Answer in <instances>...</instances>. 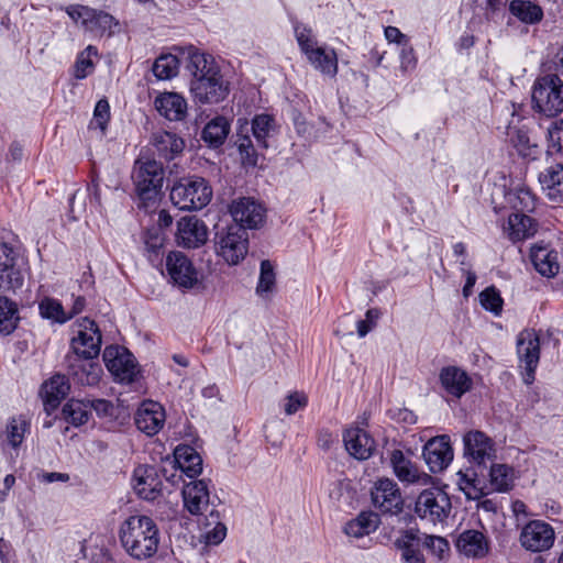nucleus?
I'll return each instance as SVG.
<instances>
[{"instance_id": "1a4fd4ad", "label": "nucleus", "mask_w": 563, "mask_h": 563, "mask_svg": "<svg viewBox=\"0 0 563 563\" xmlns=\"http://www.w3.org/2000/svg\"><path fill=\"white\" fill-rule=\"evenodd\" d=\"M175 483L176 474L167 476L166 468H158L152 465H140L134 470V489L136 494L145 500H156L163 493V481Z\"/></svg>"}, {"instance_id": "3c124183", "label": "nucleus", "mask_w": 563, "mask_h": 563, "mask_svg": "<svg viewBox=\"0 0 563 563\" xmlns=\"http://www.w3.org/2000/svg\"><path fill=\"white\" fill-rule=\"evenodd\" d=\"M276 275L274 272V266L268 260H264L261 262V272L258 284L256 287V292L261 296L272 291L275 286Z\"/></svg>"}, {"instance_id": "680f3d73", "label": "nucleus", "mask_w": 563, "mask_h": 563, "mask_svg": "<svg viewBox=\"0 0 563 563\" xmlns=\"http://www.w3.org/2000/svg\"><path fill=\"white\" fill-rule=\"evenodd\" d=\"M508 135L511 143L519 151V153L527 155L526 151L530 147V139L527 132L509 128Z\"/></svg>"}, {"instance_id": "774afa93", "label": "nucleus", "mask_w": 563, "mask_h": 563, "mask_svg": "<svg viewBox=\"0 0 563 563\" xmlns=\"http://www.w3.org/2000/svg\"><path fill=\"white\" fill-rule=\"evenodd\" d=\"M385 37L389 43H396L399 46L409 42V37L401 33V31L396 26H387L385 27Z\"/></svg>"}, {"instance_id": "13d9d810", "label": "nucleus", "mask_w": 563, "mask_h": 563, "mask_svg": "<svg viewBox=\"0 0 563 563\" xmlns=\"http://www.w3.org/2000/svg\"><path fill=\"white\" fill-rule=\"evenodd\" d=\"M380 314L382 312L377 308H372L366 311L365 319L356 322L357 334L360 338H364L376 327Z\"/></svg>"}, {"instance_id": "f03ea898", "label": "nucleus", "mask_w": 563, "mask_h": 563, "mask_svg": "<svg viewBox=\"0 0 563 563\" xmlns=\"http://www.w3.org/2000/svg\"><path fill=\"white\" fill-rule=\"evenodd\" d=\"M169 197L179 210H201L210 202L212 189L202 177H186L174 184Z\"/></svg>"}, {"instance_id": "79ce46f5", "label": "nucleus", "mask_w": 563, "mask_h": 563, "mask_svg": "<svg viewBox=\"0 0 563 563\" xmlns=\"http://www.w3.org/2000/svg\"><path fill=\"white\" fill-rule=\"evenodd\" d=\"M20 321L18 305L5 296H0V333L11 334Z\"/></svg>"}, {"instance_id": "c756f323", "label": "nucleus", "mask_w": 563, "mask_h": 563, "mask_svg": "<svg viewBox=\"0 0 563 563\" xmlns=\"http://www.w3.org/2000/svg\"><path fill=\"white\" fill-rule=\"evenodd\" d=\"M151 144L159 158L175 159L185 148V141L177 134L168 131H157L152 134Z\"/></svg>"}, {"instance_id": "412c9836", "label": "nucleus", "mask_w": 563, "mask_h": 563, "mask_svg": "<svg viewBox=\"0 0 563 563\" xmlns=\"http://www.w3.org/2000/svg\"><path fill=\"white\" fill-rule=\"evenodd\" d=\"M208 227L196 216L183 217L177 222L176 241L183 247L198 249L208 241Z\"/></svg>"}, {"instance_id": "ddd939ff", "label": "nucleus", "mask_w": 563, "mask_h": 563, "mask_svg": "<svg viewBox=\"0 0 563 563\" xmlns=\"http://www.w3.org/2000/svg\"><path fill=\"white\" fill-rule=\"evenodd\" d=\"M166 272L173 285L183 289H192L199 283V273L191 260L180 251L168 253L165 261Z\"/></svg>"}, {"instance_id": "de8ad7c7", "label": "nucleus", "mask_w": 563, "mask_h": 563, "mask_svg": "<svg viewBox=\"0 0 563 563\" xmlns=\"http://www.w3.org/2000/svg\"><path fill=\"white\" fill-rule=\"evenodd\" d=\"M179 60L173 54L161 55L153 65V74L157 79L166 80L178 74Z\"/></svg>"}, {"instance_id": "0e129e2a", "label": "nucleus", "mask_w": 563, "mask_h": 563, "mask_svg": "<svg viewBox=\"0 0 563 563\" xmlns=\"http://www.w3.org/2000/svg\"><path fill=\"white\" fill-rule=\"evenodd\" d=\"M89 410L93 409L99 417H111L114 411V406L110 400L107 399H92L87 400Z\"/></svg>"}, {"instance_id": "338daca9", "label": "nucleus", "mask_w": 563, "mask_h": 563, "mask_svg": "<svg viewBox=\"0 0 563 563\" xmlns=\"http://www.w3.org/2000/svg\"><path fill=\"white\" fill-rule=\"evenodd\" d=\"M249 123L246 121L244 123H240L235 140L238 151H245L247 147H250L252 140L249 135Z\"/></svg>"}, {"instance_id": "a19ab883", "label": "nucleus", "mask_w": 563, "mask_h": 563, "mask_svg": "<svg viewBox=\"0 0 563 563\" xmlns=\"http://www.w3.org/2000/svg\"><path fill=\"white\" fill-rule=\"evenodd\" d=\"M378 526V517L373 512H361L355 519L349 521L344 532L353 538H361L375 531Z\"/></svg>"}, {"instance_id": "ea45409f", "label": "nucleus", "mask_w": 563, "mask_h": 563, "mask_svg": "<svg viewBox=\"0 0 563 563\" xmlns=\"http://www.w3.org/2000/svg\"><path fill=\"white\" fill-rule=\"evenodd\" d=\"M509 10L512 15L527 24L538 23L543 18L541 7L529 0H512Z\"/></svg>"}, {"instance_id": "423d86ee", "label": "nucleus", "mask_w": 563, "mask_h": 563, "mask_svg": "<svg viewBox=\"0 0 563 563\" xmlns=\"http://www.w3.org/2000/svg\"><path fill=\"white\" fill-rule=\"evenodd\" d=\"M78 331L70 340V351L66 355H76L84 358L98 357L101 350L102 335L97 323L82 318L77 321Z\"/></svg>"}, {"instance_id": "4468645a", "label": "nucleus", "mask_w": 563, "mask_h": 563, "mask_svg": "<svg viewBox=\"0 0 563 563\" xmlns=\"http://www.w3.org/2000/svg\"><path fill=\"white\" fill-rule=\"evenodd\" d=\"M372 503L383 514L397 515L402 511L404 499L396 482L377 479L371 490Z\"/></svg>"}, {"instance_id": "39448f33", "label": "nucleus", "mask_w": 563, "mask_h": 563, "mask_svg": "<svg viewBox=\"0 0 563 563\" xmlns=\"http://www.w3.org/2000/svg\"><path fill=\"white\" fill-rule=\"evenodd\" d=\"M103 362L114 380L132 384L137 379L140 368L134 355L120 345H109L103 351Z\"/></svg>"}, {"instance_id": "052dcab7", "label": "nucleus", "mask_w": 563, "mask_h": 563, "mask_svg": "<svg viewBox=\"0 0 563 563\" xmlns=\"http://www.w3.org/2000/svg\"><path fill=\"white\" fill-rule=\"evenodd\" d=\"M399 57L400 68L402 71H409L416 68L417 57L415 54V49L409 42L401 46Z\"/></svg>"}, {"instance_id": "9d476101", "label": "nucleus", "mask_w": 563, "mask_h": 563, "mask_svg": "<svg viewBox=\"0 0 563 563\" xmlns=\"http://www.w3.org/2000/svg\"><path fill=\"white\" fill-rule=\"evenodd\" d=\"M517 355L520 366L525 368L523 382L532 384L540 360V338L532 329L522 330L517 336Z\"/></svg>"}, {"instance_id": "e433bc0d", "label": "nucleus", "mask_w": 563, "mask_h": 563, "mask_svg": "<svg viewBox=\"0 0 563 563\" xmlns=\"http://www.w3.org/2000/svg\"><path fill=\"white\" fill-rule=\"evenodd\" d=\"M456 477V484L467 499L477 500L486 494L485 483L478 477L475 470L466 468L465 471H459Z\"/></svg>"}, {"instance_id": "864d4df0", "label": "nucleus", "mask_w": 563, "mask_h": 563, "mask_svg": "<svg viewBox=\"0 0 563 563\" xmlns=\"http://www.w3.org/2000/svg\"><path fill=\"white\" fill-rule=\"evenodd\" d=\"M27 423L24 420L12 418L7 426V440L12 448H18L23 442Z\"/></svg>"}, {"instance_id": "393cba45", "label": "nucleus", "mask_w": 563, "mask_h": 563, "mask_svg": "<svg viewBox=\"0 0 563 563\" xmlns=\"http://www.w3.org/2000/svg\"><path fill=\"white\" fill-rule=\"evenodd\" d=\"M439 380L442 388L457 399L468 393L473 386L470 375L461 367L454 365L442 367Z\"/></svg>"}, {"instance_id": "f257e3e1", "label": "nucleus", "mask_w": 563, "mask_h": 563, "mask_svg": "<svg viewBox=\"0 0 563 563\" xmlns=\"http://www.w3.org/2000/svg\"><path fill=\"white\" fill-rule=\"evenodd\" d=\"M119 539L125 552L136 560L154 556L159 545L156 522L145 515H133L120 526Z\"/></svg>"}, {"instance_id": "aec40b11", "label": "nucleus", "mask_w": 563, "mask_h": 563, "mask_svg": "<svg viewBox=\"0 0 563 563\" xmlns=\"http://www.w3.org/2000/svg\"><path fill=\"white\" fill-rule=\"evenodd\" d=\"M65 363L68 377L81 386H96L102 375V368L93 358L66 355Z\"/></svg>"}, {"instance_id": "5fc2aeb1", "label": "nucleus", "mask_w": 563, "mask_h": 563, "mask_svg": "<svg viewBox=\"0 0 563 563\" xmlns=\"http://www.w3.org/2000/svg\"><path fill=\"white\" fill-rule=\"evenodd\" d=\"M295 35L300 49L306 56H308L313 49L318 47L311 29H308L301 24H296Z\"/></svg>"}, {"instance_id": "f704fd0d", "label": "nucleus", "mask_w": 563, "mask_h": 563, "mask_svg": "<svg viewBox=\"0 0 563 563\" xmlns=\"http://www.w3.org/2000/svg\"><path fill=\"white\" fill-rule=\"evenodd\" d=\"M188 70L192 79L209 77L211 73H220V68L211 55L190 48L188 53Z\"/></svg>"}, {"instance_id": "473e14b6", "label": "nucleus", "mask_w": 563, "mask_h": 563, "mask_svg": "<svg viewBox=\"0 0 563 563\" xmlns=\"http://www.w3.org/2000/svg\"><path fill=\"white\" fill-rule=\"evenodd\" d=\"M456 548L466 556L483 558L488 552V542L482 532L466 530L457 538Z\"/></svg>"}, {"instance_id": "c9c22d12", "label": "nucleus", "mask_w": 563, "mask_h": 563, "mask_svg": "<svg viewBox=\"0 0 563 563\" xmlns=\"http://www.w3.org/2000/svg\"><path fill=\"white\" fill-rule=\"evenodd\" d=\"M231 130L229 120L222 115H218L210 120L201 132V139L211 147L221 146Z\"/></svg>"}, {"instance_id": "e2e57ef3", "label": "nucleus", "mask_w": 563, "mask_h": 563, "mask_svg": "<svg viewBox=\"0 0 563 563\" xmlns=\"http://www.w3.org/2000/svg\"><path fill=\"white\" fill-rule=\"evenodd\" d=\"M285 404V412L288 416L296 413L298 410L305 408L308 402V398L305 394L294 393L287 396Z\"/></svg>"}, {"instance_id": "4d7b16f0", "label": "nucleus", "mask_w": 563, "mask_h": 563, "mask_svg": "<svg viewBox=\"0 0 563 563\" xmlns=\"http://www.w3.org/2000/svg\"><path fill=\"white\" fill-rule=\"evenodd\" d=\"M110 120V106L107 99H100L93 110V119L91 124H95L102 132L106 131L107 124Z\"/></svg>"}, {"instance_id": "37998d69", "label": "nucleus", "mask_w": 563, "mask_h": 563, "mask_svg": "<svg viewBox=\"0 0 563 563\" xmlns=\"http://www.w3.org/2000/svg\"><path fill=\"white\" fill-rule=\"evenodd\" d=\"M307 58L314 68L320 70L322 74L334 76L338 71V58L335 52L332 49L317 47L307 56Z\"/></svg>"}, {"instance_id": "6e6552de", "label": "nucleus", "mask_w": 563, "mask_h": 563, "mask_svg": "<svg viewBox=\"0 0 563 563\" xmlns=\"http://www.w3.org/2000/svg\"><path fill=\"white\" fill-rule=\"evenodd\" d=\"M134 173V180L137 195L143 200H151L155 198L164 183V168L163 165L154 159L145 162H136Z\"/></svg>"}, {"instance_id": "20e7f679", "label": "nucleus", "mask_w": 563, "mask_h": 563, "mask_svg": "<svg viewBox=\"0 0 563 563\" xmlns=\"http://www.w3.org/2000/svg\"><path fill=\"white\" fill-rule=\"evenodd\" d=\"M533 108L551 118L563 111V81L558 75L538 78L532 89Z\"/></svg>"}, {"instance_id": "6e6d98bb", "label": "nucleus", "mask_w": 563, "mask_h": 563, "mask_svg": "<svg viewBox=\"0 0 563 563\" xmlns=\"http://www.w3.org/2000/svg\"><path fill=\"white\" fill-rule=\"evenodd\" d=\"M549 150L563 154V119L554 121L548 128Z\"/></svg>"}, {"instance_id": "58836bf2", "label": "nucleus", "mask_w": 563, "mask_h": 563, "mask_svg": "<svg viewBox=\"0 0 563 563\" xmlns=\"http://www.w3.org/2000/svg\"><path fill=\"white\" fill-rule=\"evenodd\" d=\"M38 313L42 319L52 324H64L71 319V314H67L63 303L49 296H45L38 301Z\"/></svg>"}, {"instance_id": "b1692460", "label": "nucleus", "mask_w": 563, "mask_h": 563, "mask_svg": "<svg viewBox=\"0 0 563 563\" xmlns=\"http://www.w3.org/2000/svg\"><path fill=\"white\" fill-rule=\"evenodd\" d=\"M184 507L192 515H202L210 506V493L203 479L186 483L181 490Z\"/></svg>"}, {"instance_id": "72a5a7b5", "label": "nucleus", "mask_w": 563, "mask_h": 563, "mask_svg": "<svg viewBox=\"0 0 563 563\" xmlns=\"http://www.w3.org/2000/svg\"><path fill=\"white\" fill-rule=\"evenodd\" d=\"M174 455L175 464L189 478H195L202 472V459L194 448L179 445Z\"/></svg>"}, {"instance_id": "7ed1b4c3", "label": "nucleus", "mask_w": 563, "mask_h": 563, "mask_svg": "<svg viewBox=\"0 0 563 563\" xmlns=\"http://www.w3.org/2000/svg\"><path fill=\"white\" fill-rule=\"evenodd\" d=\"M214 252L229 265H238L249 252V234L238 224L223 228L214 234Z\"/></svg>"}, {"instance_id": "9b49d317", "label": "nucleus", "mask_w": 563, "mask_h": 563, "mask_svg": "<svg viewBox=\"0 0 563 563\" xmlns=\"http://www.w3.org/2000/svg\"><path fill=\"white\" fill-rule=\"evenodd\" d=\"M69 18L85 29V31L102 36L110 32L118 22L115 19L101 10H96L86 5L71 4L65 9Z\"/></svg>"}, {"instance_id": "4c0bfd02", "label": "nucleus", "mask_w": 563, "mask_h": 563, "mask_svg": "<svg viewBox=\"0 0 563 563\" xmlns=\"http://www.w3.org/2000/svg\"><path fill=\"white\" fill-rule=\"evenodd\" d=\"M202 533L200 540L207 545L220 544L227 536V527L220 521L218 510L211 509L202 523Z\"/></svg>"}, {"instance_id": "2f4dec72", "label": "nucleus", "mask_w": 563, "mask_h": 563, "mask_svg": "<svg viewBox=\"0 0 563 563\" xmlns=\"http://www.w3.org/2000/svg\"><path fill=\"white\" fill-rule=\"evenodd\" d=\"M69 382L65 375L56 374L45 382L42 386L41 394L44 399V408L47 413L59 405L69 391Z\"/></svg>"}, {"instance_id": "49530a36", "label": "nucleus", "mask_w": 563, "mask_h": 563, "mask_svg": "<svg viewBox=\"0 0 563 563\" xmlns=\"http://www.w3.org/2000/svg\"><path fill=\"white\" fill-rule=\"evenodd\" d=\"M508 200L517 212H532L536 209L537 199L527 187H518L508 194Z\"/></svg>"}, {"instance_id": "bf43d9fd", "label": "nucleus", "mask_w": 563, "mask_h": 563, "mask_svg": "<svg viewBox=\"0 0 563 563\" xmlns=\"http://www.w3.org/2000/svg\"><path fill=\"white\" fill-rule=\"evenodd\" d=\"M423 544L440 560H442L450 551L449 542L442 537L427 536Z\"/></svg>"}, {"instance_id": "69168bd1", "label": "nucleus", "mask_w": 563, "mask_h": 563, "mask_svg": "<svg viewBox=\"0 0 563 563\" xmlns=\"http://www.w3.org/2000/svg\"><path fill=\"white\" fill-rule=\"evenodd\" d=\"M391 419L404 424H413L417 422V416L407 408H397L389 410Z\"/></svg>"}, {"instance_id": "bb28decb", "label": "nucleus", "mask_w": 563, "mask_h": 563, "mask_svg": "<svg viewBox=\"0 0 563 563\" xmlns=\"http://www.w3.org/2000/svg\"><path fill=\"white\" fill-rule=\"evenodd\" d=\"M155 109L169 121H183L187 115V101L177 92L159 93L154 100Z\"/></svg>"}, {"instance_id": "8fccbe9b", "label": "nucleus", "mask_w": 563, "mask_h": 563, "mask_svg": "<svg viewBox=\"0 0 563 563\" xmlns=\"http://www.w3.org/2000/svg\"><path fill=\"white\" fill-rule=\"evenodd\" d=\"M274 118L269 114H257L252 120L251 130L253 132L254 137L256 139L258 145L266 148L267 137L274 129Z\"/></svg>"}, {"instance_id": "7c9ffc66", "label": "nucleus", "mask_w": 563, "mask_h": 563, "mask_svg": "<svg viewBox=\"0 0 563 563\" xmlns=\"http://www.w3.org/2000/svg\"><path fill=\"white\" fill-rule=\"evenodd\" d=\"M536 271L544 277H554L560 269L558 252L548 245H534L530 252Z\"/></svg>"}, {"instance_id": "a878e982", "label": "nucleus", "mask_w": 563, "mask_h": 563, "mask_svg": "<svg viewBox=\"0 0 563 563\" xmlns=\"http://www.w3.org/2000/svg\"><path fill=\"white\" fill-rule=\"evenodd\" d=\"M343 442L349 454L361 461L369 459L375 450V440L358 427L346 429Z\"/></svg>"}, {"instance_id": "6ab92c4d", "label": "nucleus", "mask_w": 563, "mask_h": 563, "mask_svg": "<svg viewBox=\"0 0 563 563\" xmlns=\"http://www.w3.org/2000/svg\"><path fill=\"white\" fill-rule=\"evenodd\" d=\"M230 212L235 221L234 224L246 229L260 228L266 217L265 207L253 198H240L232 202Z\"/></svg>"}, {"instance_id": "dca6fc26", "label": "nucleus", "mask_w": 563, "mask_h": 563, "mask_svg": "<svg viewBox=\"0 0 563 563\" xmlns=\"http://www.w3.org/2000/svg\"><path fill=\"white\" fill-rule=\"evenodd\" d=\"M190 92L196 102L218 103L229 93L228 84L220 73H211L209 77L196 78L190 81Z\"/></svg>"}, {"instance_id": "09e8293b", "label": "nucleus", "mask_w": 563, "mask_h": 563, "mask_svg": "<svg viewBox=\"0 0 563 563\" xmlns=\"http://www.w3.org/2000/svg\"><path fill=\"white\" fill-rule=\"evenodd\" d=\"M416 536L411 531L396 541V545L401 550V558L408 563H424L423 555L415 544Z\"/></svg>"}, {"instance_id": "5701e85b", "label": "nucleus", "mask_w": 563, "mask_h": 563, "mask_svg": "<svg viewBox=\"0 0 563 563\" xmlns=\"http://www.w3.org/2000/svg\"><path fill=\"white\" fill-rule=\"evenodd\" d=\"M390 464L397 478L406 484L428 485L431 476L420 472L418 466L405 456L401 450H394L390 454Z\"/></svg>"}, {"instance_id": "0eeeda50", "label": "nucleus", "mask_w": 563, "mask_h": 563, "mask_svg": "<svg viewBox=\"0 0 563 563\" xmlns=\"http://www.w3.org/2000/svg\"><path fill=\"white\" fill-rule=\"evenodd\" d=\"M452 505L449 495L439 488L424 489L417 498L415 511L421 519L433 523L443 522Z\"/></svg>"}, {"instance_id": "603ef678", "label": "nucleus", "mask_w": 563, "mask_h": 563, "mask_svg": "<svg viewBox=\"0 0 563 563\" xmlns=\"http://www.w3.org/2000/svg\"><path fill=\"white\" fill-rule=\"evenodd\" d=\"M483 308L498 316L503 310V298L495 287H488L479 294Z\"/></svg>"}, {"instance_id": "f8f14e48", "label": "nucleus", "mask_w": 563, "mask_h": 563, "mask_svg": "<svg viewBox=\"0 0 563 563\" xmlns=\"http://www.w3.org/2000/svg\"><path fill=\"white\" fill-rule=\"evenodd\" d=\"M20 260L19 249L10 243L0 242V291H15L23 286Z\"/></svg>"}, {"instance_id": "c85d7f7f", "label": "nucleus", "mask_w": 563, "mask_h": 563, "mask_svg": "<svg viewBox=\"0 0 563 563\" xmlns=\"http://www.w3.org/2000/svg\"><path fill=\"white\" fill-rule=\"evenodd\" d=\"M539 183L551 202H563V164H554L542 170L539 174Z\"/></svg>"}, {"instance_id": "f3484780", "label": "nucleus", "mask_w": 563, "mask_h": 563, "mask_svg": "<svg viewBox=\"0 0 563 563\" xmlns=\"http://www.w3.org/2000/svg\"><path fill=\"white\" fill-rule=\"evenodd\" d=\"M522 548L530 552L548 551L554 543V529L545 521L531 520L521 530L519 537Z\"/></svg>"}, {"instance_id": "a18cd8bd", "label": "nucleus", "mask_w": 563, "mask_h": 563, "mask_svg": "<svg viewBox=\"0 0 563 563\" xmlns=\"http://www.w3.org/2000/svg\"><path fill=\"white\" fill-rule=\"evenodd\" d=\"M90 415L87 400L70 399L63 407L65 420L75 427L87 423Z\"/></svg>"}, {"instance_id": "c03bdc74", "label": "nucleus", "mask_w": 563, "mask_h": 563, "mask_svg": "<svg viewBox=\"0 0 563 563\" xmlns=\"http://www.w3.org/2000/svg\"><path fill=\"white\" fill-rule=\"evenodd\" d=\"M490 485L496 492H508L514 487L515 471L506 464H492L489 470Z\"/></svg>"}, {"instance_id": "2eb2a0df", "label": "nucleus", "mask_w": 563, "mask_h": 563, "mask_svg": "<svg viewBox=\"0 0 563 563\" xmlns=\"http://www.w3.org/2000/svg\"><path fill=\"white\" fill-rule=\"evenodd\" d=\"M464 456L477 466H486L496 457V446L492 438L479 430H471L463 435Z\"/></svg>"}, {"instance_id": "cd10ccee", "label": "nucleus", "mask_w": 563, "mask_h": 563, "mask_svg": "<svg viewBox=\"0 0 563 563\" xmlns=\"http://www.w3.org/2000/svg\"><path fill=\"white\" fill-rule=\"evenodd\" d=\"M538 228V222L530 216L514 212L508 217L507 224L504 227V232L511 242L516 243L534 236Z\"/></svg>"}, {"instance_id": "a211bd4d", "label": "nucleus", "mask_w": 563, "mask_h": 563, "mask_svg": "<svg viewBox=\"0 0 563 563\" xmlns=\"http://www.w3.org/2000/svg\"><path fill=\"white\" fill-rule=\"evenodd\" d=\"M422 455L430 472L439 473L445 470L454 456L450 437L442 434L431 438L423 445Z\"/></svg>"}, {"instance_id": "4be33fe9", "label": "nucleus", "mask_w": 563, "mask_h": 563, "mask_svg": "<svg viewBox=\"0 0 563 563\" xmlns=\"http://www.w3.org/2000/svg\"><path fill=\"white\" fill-rule=\"evenodd\" d=\"M166 419L163 406L153 400L144 401L135 413L137 429L147 435L158 433L164 427Z\"/></svg>"}]
</instances>
